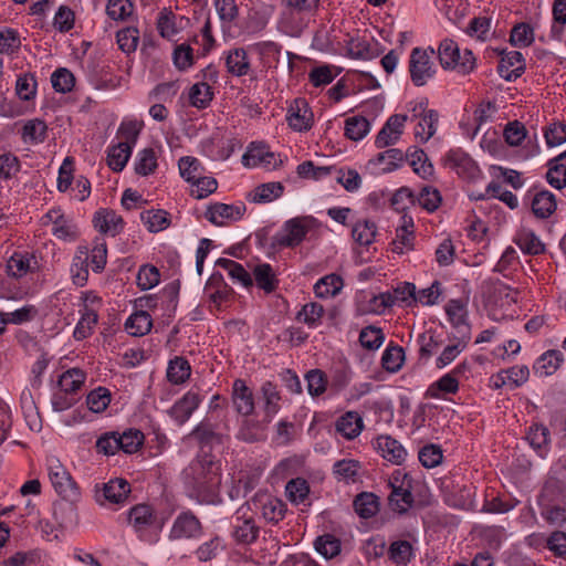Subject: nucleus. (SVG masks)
<instances>
[{
  "instance_id": "17",
  "label": "nucleus",
  "mask_w": 566,
  "mask_h": 566,
  "mask_svg": "<svg viewBox=\"0 0 566 566\" xmlns=\"http://www.w3.org/2000/svg\"><path fill=\"white\" fill-rule=\"evenodd\" d=\"M232 536L239 544H251L259 536V527L253 517L237 516L232 522Z\"/></svg>"
},
{
  "instance_id": "24",
  "label": "nucleus",
  "mask_w": 566,
  "mask_h": 566,
  "mask_svg": "<svg viewBox=\"0 0 566 566\" xmlns=\"http://www.w3.org/2000/svg\"><path fill=\"white\" fill-rule=\"evenodd\" d=\"M130 493V485L125 479H114L104 483L102 489V496L105 501L119 504L124 502Z\"/></svg>"
},
{
  "instance_id": "53",
  "label": "nucleus",
  "mask_w": 566,
  "mask_h": 566,
  "mask_svg": "<svg viewBox=\"0 0 566 566\" xmlns=\"http://www.w3.org/2000/svg\"><path fill=\"white\" fill-rule=\"evenodd\" d=\"M116 40L119 49L129 54L137 49L139 31L134 27L124 28L117 32Z\"/></svg>"
},
{
  "instance_id": "4",
  "label": "nucleus",
  "mask_w": 566,
  "mask_h": 566,
  "mask_svg": "<svg viewBox=\"0 0 566 566\" xmlns=\"http://www.w3.org/2000/svg\"><path fill=\"white\" fill-rule=\"evenodd\" d=\"M413 117L418 119L415 126V137L420 143H427L436 133L439 114L434 109H427V103H419L412 109Z\"/></svg>"
},
{
  "instance_id": "21",
  "label": "nucleus",
  "mask_w": 566,
  "mask_h": 566,
  "mask_svg": "<svg viewBox=\"0 0 566 566\" xmlns=\"http://www.w3.org/2000/svg\"><path fill=\"white\" fill-rule=\"evenodd\" d=\"M94 227L101 233H109L116 235L123 230L124 221L120 216L113 210H99L94 217Z\"/></svg>"
},
{
  "instance_id": "31",
  "label": "nucleus",
  "mask_w": 566,
  "mask_h": 566,
  "mask_svg": "<svg viewBox=\"0 0 566 566\" xmlns=\"http://www.w3.org/2000/svg\"><path fill=\"white\" fill-rule=\"evenodd\" d=\"M132 148L129 142H120L113 146L107 155L109 168L114 171H122L130 157Z\"/></svg>"
},
{
  "instance_id": "26",
  "label": "nucleus",
  "mask_w": 566,
  "mask_h": 566,
  "mask_svg": "<svg viewBox=\"0 0 566 566\" xmlns=\"http://www.w3.org/2000/svg\"><path fill=\"white\" fill-rule=\"evenodd\" d=\"M227 70L234 76L248 75L251 69L248 54L244 49L229 51L226 57Z\"/></svg>"
},
{
  "instance_id": "51",
  "label": "nucleus",
  "mask_w": 566,
  "mask_h": 566,
  "mask_svg": "<svg viewBox=\"0 0 566 566\" xmlns=\"http://www.w3.org/2000/svg\"><path fill=\"white\" fill-rule=\"evenodd\" d=\"M217 264L226 269L231 277L238 280L243 286H252L253 280L250 273L240 263L229 259H219Z\"/></svg>"
},
{
  "instance_id": "42",
  "label": "nucleus",
  "mask_w": 566,
  "mask_h": 566,
  "mask_svg": "<svg viewBox=\"0 0 566 566\" xmlns=\"http://www.w3.org/2000/svg\"><path fill=\"white\" fill-rule=\"evenodd\" d=\"M48 126L46 124L39 119L34 118L28 120L22 129V139L24 142L38 144L44 142L46 137Z\"/></svg>"
},
{
  "instance_id": "45",
  "label": "nucleus",
  "mask_w": 566,
  "mask_h": 566,
  "mask_svg": "<svg viewBox=\"0 0 566 566\" xmlns=\"http://www.w3.org/2000/svg\"><path fill=\"white\" fill-rule=\"evenodd\" d=\"M416 201L428 212H433L440 207L442 197L437 188L424 186L419 195L417 197L415 196V202Z\"/></svg>"
},
{
  "instance_id": "11",
  "label": "nucleus",
  "mask_w": 566,
  "mask_h": 566,
  "mask_svg": "<svg viewBox=\"0 0 566 566\" xmlns=\"http://www.w3.org/2000/svg\"><path fill=\"white\" fill-rule=\"evenodd\" d=\"M200 402L201 398L198 392L188 391L182 398L175 402L169 410V415L178 424H184L198 408Z\"/></svg>"
},
{
  "instance_id": "3",
  "label": "nucleus",
  "mask_w": 566,
  "mask_h": 566,
  "mask_svg": "<svg viewBox=\"0 0 566 566\" xmlns=\"http://www.w3.org/2000/svg\"><path fill=\"white\" fill-rule=\"evenodd\" d=\"M434 51L432 48H415L410 53L409 72L412 83L416 86H423L436 74V66L432 61Z\"/></svg>"
},
{
  "instance_id": "30",
  "label": "nucleus",
  "mask_w": 566,
  "mask_h": 566,
  "mask_svg": "<svg viewBox=\"0 0 566 566\" xmlns=\"http://www.w3.org/2000/svg\"><path fill=\"white\" fill-rule=\"evenodd\" d=\"M253 276L256 285L266 293H272L279 285V280L273 272V269L268 263L255 265L253 269Z\"/></svg>"
},
{
  "instance_id": "10",
  "label": "nucleus",
  "mask_w": 566,
  "mask_h": 566,
  "mask_svg": "<svg viewBox=\"0 0 566 566\" xmlns=\"http://www.w3.org/2000/svg\"><path fill=\"white\" fill-rule=\"evenodd\" d=\"M243 165L247 167L276 166L275 155L264 143H251L247 153L242 157Z\"/></svg>"
},
{
  "instance_id": "22",
  "label": "nucleus",
  "mask_w": 566,
  "mask_h": 566,
  "mask_svg": "<svg viewBox=\"0 0 566 566\" xmlns=\"http://www.w3.org/2000/svg\"><path fill=\"white\" fill-rule=\"evenodd\" d=\"M43 223H52V233L59 239H67L74 234V227L61 209H51L43 217Z\"/></svg>"
},
{
  "instance_id": "34",
  "label": "nucleus",
  "mask_w": 566,
  "mask_h": 566,
  "mask_svg": "<svg viewBox=\"0 0 566 566\" xmlns=\"http://www.w3.org/2000/svg\"><path fill=\"white\" fill-rule=\"evenodd\" d=\"M343 279L337 274H328L322 277L315 285L314 292L317 297L327 298L337 295L343 289Z\"/></svg>"
},
{
  "instance_id": "62",
  "label": "nucleus",
  "mask_w": 566,
  "mask_h": 566,
  "mask_svg": "<svg viewBox=\"0 0 566 566\" xmlns=\"http://www.w3.org/2000/svg\"><path fill=\"white\" fill-rule=\"evenodd\" d=\"M545 493L538 496V505L542 506V516L552 525L562 526L566 524V509L560 506L544 507Z\"/></svg>"
},
{
  "instance_id": "43",
  "label": "nucleus",
  "mask_w": 566,
  "mask_h": 566,
  "mask_svg": "<svg viewBox=\"0 0 566 566\" xmlns=\"http://www.w3.org/2000/svg\"><path fill=\"white\" fill-rule=\"evenodd\" d=\"M84 380L85 374L78 368H72L61 375L59 386L65 394H75Z\"/></svg>"
},
{
  "instance_id": "25",
  "label": "nucleus",
  "mask_w": 566,
  "mask_h": 566,
  "mask_svg": "<svg viewBox=\"0 0 566 566\" xmlns=\"http://www.w3.org/2000/svg\"><path fill=\"white\" fill-rule=\"evenodd\" d=\"M566 158V150L547 163L546 180L556 188L566 187V165L563 160Z\"/></svg>"
},
{
  "instance_id": "32",
  "label": "nucleus",
  "mask_w": 566,
  "mask_h": 566,
  "mask_svg": "<svg viewBox=\"0 0 566 566\" xmlns=\"http://www.w3.org/2000/svg\"><path fill=\"white\" fill-rule=\"evenodd\" d=\"M564 357L559 350H547L536 361V374L542 377L551 376L560 367Z\"/></svg>"
},
{
  "instance_id": "60",
  "label": "nucleus",
  "mask_w": 566,
  "mask_h": 566,
  "mask_svg": "<svg viewBox=\"0 0 566 566\" xmlns=\"http://www.w3.org/2000/svg\"><path fill=\"white\" fill-rule=\"evenodd\" d=\"M160 273L154 265H143L137 273V285L142 290H149L159 283Z\"/></svg>"
},
{
  "instance_id": "27",
  "label": "nucleus",
  "mask_w": 566,
  "mask_h": 566,
  "mask_svg": "<svg viewBox=\"0 0 566 566\" xmlns=\"http://www.w3.org/2000/svg\"><path fill=\"white\" fill-rule=\"evenodd\" d=\"M363 429V419L355 411H348L336 421V430L346 439L356 438Z\"/></svg>"
},
{
  "instance_id": "18",
  "label": "nucleus",
  "mask_w": 566,
  "mask_h": 566,
  "mask_svg": "<svg viewBox=\"0 0 566 566\" xmlns=\"http://www.w3.org/2000/svg\"><path fill=\"white\" fill-rule=\"evenodd\" d=\"M52 515L60 528H66L77 523V512L74 500L63 499L53 504Z\"/></svg>"
},
{
  "instance_id": "33",
  "label": "nucleus",
  "mask_w": 566,
  "mask_h": 566,
  "mask_svg": "<svg viewBox=\"0 0 566 566\" xmlns=\"http://www.w3.org/2000/svg\"><path fill=\"white\" fill-rule=\"evenodd\" d=\"M151 326V317L145 311L132 314L125 323V328L132 336H144L150 331Z\"/></svg>"
},
{
  "instance_id": "50",
  "label": "nucleus",
  "mask_w": 566,
  "mask_h": 566,
  "mask_svg": "<svg viewBox=\"0 0 566 566\" xmlns=\"http://www.w3.org/2000/svg\"><path fill=\"white\" fill-rule=\"evenodd\" d=\"M264 400V411L268 418H272L279 410V401L281 396L276 390V386L271 381H265L261 387Z\"/></svg>"
},
{
  "instance_id": "63",
  "label": "nucleus",
  "mask_w": 566,
  "mask_h": 566,
  "mask_svg": "<svg viewBox=\"0 0 566 566\" xmlns=\"http://www.w3.org/2000/svg\"><path fill=\"white\" fill-rule=\"evenodd\" d=\"M157 168V158L153 148H145L139 153L135 165V171L140 176H147Z\"/></svg>"
},
{
  "instance_id": "9",
  "label": "nucleus",
  "mask_w": 566,
  "mask_h": 566,
  "mask_svg": "<svg viewBox=\"0 0 566 566\" xmlns=\"http://www.w3.org/2000/svg\"><path fill=\"white\" fill-rule=\"evenodd\" d=\"M232 403L238 413L250 416L253 413L255 403L254 395L243 379H235L232 385Z\"/></svg>"
},
{
  "instance_id": "37",
  "label": "nucleus",
  "mask_w": 566,
  "mask_h": 566,
  "mask_svg": "<svg viewBox=\"0 0 566 566\" xmlns=\"http://www.w3.org/2000/svg\"><path fill=\"white\" fill-rule=\"evenodd\" d=\"M411 486L394 489L388 496L390 507L400 514L406 513L413 504Z\"/></svg>"
},
{
  "instance_id": "41",
  "label": "nucleus",
  "mask_w": 566,
  "mask_h": 566,
  "mask_svg": "<svg viewBox=\"0 0 566 566\" xmlns=\"http://www.w3.org/2000/svg\"><path fill=\"white\" fill-rule=\"evenodd\" d=\"M369 129L370 124L364 116H352L345 120V136L352 140L363 139Z\"/></svg>"
},
{
  "instance_id": "23",
  "label": "nucleus",
  "mask_w": 566,
  "mask_h": 566,
  "mask_svg": "<svg viewBox=\"0 0 566 566\" xmlns=\"http://www.w3.org/2000/svg\"><path fill=\"white\" fill-rule=\"evenodd\" d=\"M413 220L411 217L403 216L402 223L396 230V238L391 242V251L395 253H403L405 250L412 248L413 241Z\"/></svg>"
},
{
  "instance_id": "1",
  "label": "nucleus",
  "mask_w": 566,
  "mask_h": 566,
  "mask_svg": "<svg viewBox=\"0 0 566 566\" xmlns=\"http://www.w3.org/2000/svg\"><path fill=\"white\" fill-rule=\"evenodd\" d=\"M190 495L200 503L216 504L221 501L219 467L212 461L197 460L186 471Z\"/></svg>"
},
{
  "instance_id": "5",
  "label": "nucleus",
  "mask_w": 566,
  "mask_h": 566,
  "mask_svg": "<svg viewBox=\"0 0 566 566\" xmlns=\"http://www.w3.org/2000/svg\"><path fill=\"white\" fill-rule=\"evenodd\" d=\"M49 478L54 490L63 499L75 500L78 497L80 492L76 483L59 461L49 467Z\"/></svg>"
},
{
  "instance_id": "39",
  "label": "nucleus",
  "mask_w": 566,
  "mask_h": 566,
  "mask_svg": "<svg viewBox=\"0 0 566 566\" xmlns=\"http://www.w3.org/2000/svg\"><path fill=\"white\" fill-rule=\"evenodd\" d=\"M459 390V380L450 373L431 384L426 392L427 397L439 399L441 392L455 394Z\"/></svg>"
},
{
  "instance_id": "64",
  "label": "nucleus",
  "mask_w": 566,
  "mask_h": 566,
  "mask_svg": "<svg viewBox=\"0 0 566 566\" xmlns=\"http://www.w3.org/2000/svg\"><path fill=\"white\" fill-rule=\"evenodd\" d=\"M552 32L556 36H560L566 25V0H555L553 3Z\"/></svg>"
},
{
  "instance_id": "6",
  "label": "nucleus",
  "mask_w": 566,
  "mask_h": 566,
  "mask_svg": "<svg viewBox=\"0 0 566 566\" xmlns=\"http://www.w3.org/2000/svg\"><path fill=\"white\" fill-rule=\"evenodd\" d=\"M202 534L200 521L191 513L185 512L177 516L170 530V539L185 541L198 538Z\"/></svg>"
},
{
  "instance_id": "2",
  "label": "nucleus",
  "mask_w": 566,
  "mask_h": 566,
  "mask_svg": "<svg viewBox=\"0 0 566 566\" xmlns=\"http://www.w3.org/2000/svg\"><path fill=\"white\" fill-rule=\"evenodd\" d=\"M438 57L444 70H453L461 75H469L476 69V59L472 51L464 49L461 53L457 42L451 39L441 41L438 48Z\"/></svg>"
},
{
  "instance_id": "46",
  "label": "nucleus",
  "mask_w": 566,
  "mask_h": 566,
  "mask_svg": "<svg viewBox=\"0 0 566 566\" xmlns=\"http://www.w3.org/2000/svg\"><path fill=\"white\" fill-rule=\"evenodd\" d=\"M212 97L211 86L206 82L192 85L189 92L190 104L197 108H206L212 101Z\"/></svg>"
},
{
  "instance_id": "28",
  "label": "nucleus",
  "mask_w": 566,
  "mask_h": 566,
  "mask_svg": "<svg viewBox=\"0 0 566 566\" xmlns=\"http://www.w3.org/2000/svg\"><path fill=\"white\" fill-rule=\"evenodd\" d=\"M87 261L88 249L86 247H78L71 266L72 280L74 284L78 286H84V284L87 282Z\"/></svg>"
},
{
  "instance_id": "20",
  "label": "nucleus",
  "mask_w": 566,
  "mask_h": 566,
  "mask_svg": "<svg viewBox=\"0 0 566 566\" xmlns=\"http://www.w3.org/2000/svg\"><path fill=\"white\" fill-rule=\"evenodd\" d=\"M484 293L488 295L490 302L500 306L510 305L512 302H515L514 295L516 292H512L506 284L499 280L490 279L485 282Z\"/></svg>"
},
{
  "instance_id": "35",
  "label": "nucleus",
  "mask_w": 566,
  "mask_h": 566,
  "mask_svg": "<svg viewBox=\"0 0 566 566\" xmlns=\"http://www.w3.org/2000/svg\"><path fill=\"white\" fill-rule=\"evenodd\" d=\"M354 507L361 518H370L379 510L378 497L374 493L363 492L355 497Z\"/></svg>"
},
{
  "instance_id": "40",
  "label": "nucleus",
  "mask_w": 566,
  "mask_h": 566,
  "mask_svg": "<svg viewBox=\"0 0 566 566\" xmlns=\"http://www.w3.org/2000/svg\"><path fill=\"white\" fill-rule=\"evenodd\" d=\"M191 373V367L188 360L184 357H175L170 360L167 369V378L175 385L184 384Z\"/></svg>"
},
{
  "instance_id": "36",
  "label": "nucleus",
  "mask_w": 566,
  "mask_h": 566,
  "mask_svg": "<svg viewBox=\"0 0 566 566\" xmlns=\"http://www.w3.org/2000/svg\"><path fill=\"white\" fill-rule=\"evenodd\" d=\"M361 465L360 462L353 459H343L333 467V473L338 481L355 482Z\"/></svg>"
},
{
  "instance_id": "8",
  "label": "nucleus",
  "mask_w": 566,
  "mask_h": 566,
  "mask_svg": "<svg viewBox=\"0 0 566 566\" xmlns=\"http://www.w3.org/2000/svg\"><path fill=\"white\" fill-rule=\"evenodd\" d=\"M286 120L295 132H306L313 126V113L303 98H296L287 109Z\"/></svg>"
},
{
  "instance_id": "57",
  "label": "nucleus",
  "mask_w": 566,
  "mask_h": 566,
  "mask_svg": "<svg viewBox=\"0 0 566 566\" xmlns=\"http://www.w3.org/2000/svg\"><path fill=\"white\" fill-rule=\"evenodd\" d=\"M285 491L291 502L300 504L307 497L310 493V486L306 480L297 478L287 482Z\"/></svg>"
},
{
  "instance_id": "48",
  "label": "nucleus",
  "mask_w": 566,
  "mask_h": 566,
  "mask_svg": "<svg viewBox=\"0 0 566 566\" xmlns=\"http://www.w3.org/2000/svg\"><path fill=\"white\" fill-rule=\"evenodd\" d=\"M144 439L145 437L142 431L137 429H129L118 436V442L120 444L119 450L128 454L135 453L142 448Z\"/></svg>"
},
{
  "instance_id": "55",
  "label": "nucleus",
  "mask_w": 566,
  "mask_h": 566,
  "mask_svg": "<svg viewBox=\"0 0 566 566\" xmlns=\"http://www.w3.org/2000/svg\"><path fill=\"white\" fill-rule=\"evenodd\" d=\"M142 220L147 224L150 232H159L166 229L170 223L168 213L164 210H149L143 212Z\"/></svg>"
},
{
  "instance_id": "54",
  "label": "nucleus",
  "mask_w": 566,
  "mask_h": 566,
  "mask_svg": "<svg viewBox=\"0 0 566 566\" xmlns=\"http://www.w3.org/2000/svg\"><path fill=\"white\" fill-rule=\"evenodd\" d=\"M178 167L180 170V175L188 182H193L198 179L203 171L200 161L195 157H182L179 159Z\"/></svg>"
},
{
  "instance_id": "59",
  "label": "nucleus",
  "mask_w": 566,
  "mask_h": 566,
  "mask_svg": "<svg viewBox=\"0 0 566 566\" xmlns=\"http://www.w3.org/2000/svg\"><path fill=\"white\" fill-rule=\"evenodd\" d=\"M52 86L56 92H71L75 84V77L67 69H57L51 76Z\"/></svg>"
},
{
  "instance_id": "12",
  "label": "nucleus",
  "mask_w": 566,
  "mask_h": 566,
  "mask_svg": "<svg viewBox=\"0 0 566 566\" xmlns=\"http://www.w3.org/2000/svg\"><path fill=\"white\" fill-rule=\"evenodd\" d=\"M443 165L455 170L460 176H474L476 166L462 149H450L443 158Z\"/></svg>"
},
{
  "instance_id": "44",
  "label": "nucleus",
  "mask_w": 566,
  "mask_h": 566,
  "mask_svg": "<svg viewBox=\"0 0 566 566\" xmlns=\"http://www.w3.org/2000/svg\"><path fill=\"white\" fill-rule=\"evenodd\" d=\"M405 359L402 347L390 344L382 354L381 365L389 373H397Z\"/></svg>"
},
{
  "instance_id": "49",
  "label": "nucleus",
  "mask_w": 566,
  "mask_h": 566,
  "mask_svg": "<svg viewBox=\"0 0 566 566\" xmlns=\"http://www.w3.org/2000/svg\"><path fill=\"white\" fill-rule=\"evenodd\" d=\"M446 312L454 327L464 328L467 332L469 331V326L467 324V310L460 300H450L446 306Z\"/></svg>"
},
{
  "instance_id": "13",
  "label": "nucleus",
  "mask_w": 566,
  "mask_h": 566,
  "mask_svg": "<svg viewBox=\"0 0 566 566\" xmlns=\"http://www.w3.org/2000/svg\"><path fill=\"white\" fill-rule=\"evenodd\" d=\"M311 227V221L305 218H295L285 223L286 234L279 239V244L294 248L298 245Z\"/></svg>"
},
{
  "instance_id": "52",
  "label": "nucleus",
  "mask_w": 566,
  "mask_h": 566,
  "mask_svg": "<svg viewBox=\"0 0 566 566\" xmlns=\"http://www.w3.org/2000/svg\"><path fill=\"white\" fill-rule=\"evenodd\" d=\"M377 227L374 222L364 220L358 221L352 231L353 238L361 245H369L373 243L376 235Z\"/></svg>"
},
{
  "instance_id": "16",
  "label": "nucleus",
  "mask_w": 566,
  "mask_h": 566,
  "mask_svg": "<svg viewBox=\"0 0 566 566\" xmlns=\"http://www.w3.org/2000/svg\"><path fill=\"white\" fill-rule=\"evenodd\" d=\"M245 208L242 206L218 202L208 208L206 218L216 226H222L224 220H239Z\"/></svg>"
},
{
  "instance_id": "29",
  "label": "nucleus",
  "mask_w": 566,
  "mask_h": 566,
  "mask_svg": "<svg viewBox=\"0 0 566 566\" xmlns=\"http://www.w3.org/2000/svg\"><path fill=\"white\" fill-rule=\"evenodd\" d=\"M555 196L548 190H539L533 195V214L545 219L556 210Z\"/></svg>"
},
{
  "instance_id": "14",
  "label": "nucleus",
  "mask_w": 566,
  "mask_h": 566,
  "mask_svg": "<svg viewBox=\"0 0 566 566\" xmlns=\"http://www.w3.org/2000/svg\"><path fill=\"white\" fill-rule=\"evenodd\" d=\"M253 503L260 505L262 516L272 523L283 520L286 512V505L281 500L269 494L256 495Z\"/></svg>"
},
{
  "instance_id": "19",
  "label": "nucleus",
  "mask_w": 566,
  "mask_h": 566,
  "mask_svg": "<svg viewBox=\"0 0 566 566\" xmlns=\"http://www.w3.org/2000/svg\"><path fill=\"white\" fill-rule=\"evenodd\" d=\"M376 446L381 457L395 464H401L407 455L401 443L390 436H379Z\"/></svg>"
},
{
  "instance_id": "7",
  "label": "nucleus",
  "mask_w": 566,
  "mask_h": 566,
  "mask_svg": "<svg viewBox=\"0 0 566 566\" xmlns=\"http://www.w3.org/2000/svg\"><path fill=\"white\" fill-rule=\"evenodd\" d=\"M495 52L501 55L497 72L501 77L512 81L522 75L525 70V60L521 52L510 51L505 49H496Z\"/></svg>"
},
{
  "instance_id": "56",
  "label": "nucleus",
  "mask_w": 566,
  "mask_h": 566,
  "mask_svg": "<svg viewBox=\"0 0 566 566\" xmlns=\"http://www.w3.org/2000/svg\"><path fill=\"white\" fill-rule=\"evenodd\" d=\"M412 546L408 541L392 542L388 548V557L395 564H407L411 559Z\"/></svg>"
},
{
  "instance_id": "38",
  "label": "nucleus",
  "mask_w": 566,
  "mask_h": 566,
  "mask_svg": "<svg viewBox=\"0 0 566 566\" xmlns=\"http://www.w3.org/2000/svg\"><path fill=\"white\" fill-rule=\"evenodd\" d=\"M284 187L281 182L262 184L249 195L253 202H270L282 196Z\"/></svg>"
},
{
  "instance_id": "47",
  "label": "nucleus",
  "mask_w": 566,
  "mask_h": 566,
  "mask_svg": "<svg viewBox=\"0 0 566 566\" xmlns=\"http://www.w3.org/2000/svg\"><path fill=\"white\" fill-rule=\"evenodd\" d=\"M385 339L382 329L373 325L366 326L360 331L359 343L368 350L378 349Z\"/></svg>"
},
{
  "instance_id": "15",
  "label": "nucleus",
  "mask_w": 566,
  "mask_h": 566,
  "mask_svg": "<svg viewBox=\"0 0 566 566\" xmlns=\"http://www.w3.org/2000/svg\"><path fill=\"white\" fill-rule=\"evenodd\" d=\"M128 521L137 533H144L157 524V516L151 506L137 504L129 510Z\"/></svg>"
},
{
  "instance_id": "58",
  "label": "nucleus",
  "mask_w": 566,
  "mask_h": 566,
  "mask_svg": "<svg viewBox=\"0 0 566 566\" xmlns=\"http://www.w3.org/2000/svg\"><path fill=\"white\" fill-rule=\"evenodd\" d=\"M410 158V166L413 171L422 178H427L433 174V166L429 163L427 154L422 149H416L408 155Z\"/></svg>"
},
{
  "instance_id": "61",
  "label": "nucleus",
  "mask_w": 566,
  "mask_h": 566,
  "mask_svg": "<svg viewBox=\"0 0 566 566\" xmlns=\"http://www.w3.org/2000/svg\"><path fill=\"white\" fill-rule=\"evenodd\" d=\"M97 317L98 316L94 310L86 308L74 329L73 335L75 339L82 340L88 337L92 333V328L97 323Z\"/></svg>"
}]
</instances>
